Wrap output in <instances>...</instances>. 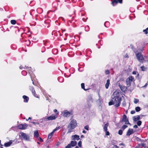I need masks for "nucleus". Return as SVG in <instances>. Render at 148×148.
Here are the masks:
<instances>
[{
	"instance_id": "nucleus-1",
	"label": "nucleus",
	"mask_w": 148,
	"mask_h": 148,
	"mask_svg": "<svg viewBox=\"0 0 148 148\" xmlns=\"http://www.w3.org/2000/svg\"><path fill=\"white\" fill-rule=\"evenodd\" d=\"M119 93L118 92H114L112 97H113V100L114 105L116 107L120 106L121 98L119 96Z\"/></svg>"
},
{
	"instance_id": "nucleus-2",
	"label": "nucleus",
	"mask_w": 148,
	"mask_h": 148,
	"mask_svg": "<svg viewBox=\"0 0 148 148\" xmlns=\"http://www.w3.org/2000/svg\"><path fill=\"white\" fill-rule=\"evenodd\" d=\"M77 125L76 121L74 119L72 120L70 122L69 125L68 126V128L69 129V130L68 133H70L71 131V130H72L76 127Z\"/></svg>"
},
{
	"instance_id": "nucleus-3",
	"label": "nucleus",
	"mask_w": 148,
	"mask_h": 148,
	"mask_svg": "<svg viewBox=\"0 0 148 148\" xmlns=\"http://www.w3.org/2000/svg\"><path fill=\"white\" fill-rule=\"evenodd\" d=\"M134 81V77L130 76L128 77L127 79L126 82V85L127 87H130L131 85V84Z\"/></svg>"
},
{
	"instance_id": "nucleus-4",
	"label": "nucleus",
	"mask_w": 148,
	"mask_h": 148,
	"mask_svg": "<svg viewBox=\"0 0 148 148\" xmlns=\"http://www.w3.org/2000/svg\"><path fill=\"white\" fill-rule=\"evenodd\" d=\"M20 137L21 139L24 140H25L30 141L29 136V135L23 132L20 133Z\"/></svg>"
},
{
	"instance_id": "nucleus-5",
	"label": "nucleus",
	"mask_w": 148,
	"mask_h": 148,
	"mask_svg": "<svg viewBox=\"0 0 148 148\" xmlns=\"http://www.w3.org/2000/svg\"><path fill=\"white\" fill-rule=\"evenodd\" d=\"M137 59L140 61L142 62L144 60V58L140 53H136Z\"/></svg>"
},
{
	"instance_id": "nucleus-6",
	"label": "nucleus",
	"mask_w": 148,
	"mask_h": 148,
	"mask_svg": "<svg viewBox=\"0 0 148 148\" xmlns=\"http://www.w3.org/2000/svg\"><path fill=\"white\" fill-rule=\"evenodd\" d=\"M58 117V115H51L50 116L46 118V119L49 121L53 120L55 119Z\"/></svg>"
},
{
	"instance_id": "nucleus-7",
	"label": "nucleus",
	"mask_w": 148,
	"mask_h": 148,
	"mask_svg": "<svg viewBox=\"0 0 148 148\" xmlns=\"http://www.w3.org/2000/svg\"><path fill=\"white\" fill-rule=\"evenodd\" d=\"M27 126V125L25 123L24 124H21L18 126V127L19 129L24 130L26 128Z\"/></svg>"
},
{
	"instance_id": "nucleus-8",
	"label": "nucleus",
	"mask_w": 148,
	"mask_h": 148,
	"mask_svg": "<svg viewBox=\"0 0 148 148\" xmlns=\"http://www.w3.org/2000/svg\"><path fill=\"white\" fill-rule=\"evenodd\" d=\"M60 128V127H59L56 128L55 129H54L53 131L49 134L48 137V138L51 139L52 137V136H53V134L54 132H55L56 130H59Z\"/></svg>"
},
{
	"instance_id": "nucleus-9",
	"label": "nucleus",
	"mask_w": 148,
	"mask_h": 148,
	"mask_svg": "<svg viewBox=\"0 0 148 148\" xmlns=\"http://www.w3.org/2000/svg\"><path fill=\"white\" fill-rule=\"evenodd\" d=\"M62 113L63 114V116L65 117L70 116L71 114L70 112L67 110H64Z\"/></svg>"
},
{
	"instance_id": "nucleus-10",
	"label": "nucleus",
	"mask_w": 148,
	"mask_h": 148,
	"mask_svg": "<svg viewBox=\"0 0 148 148\" xmlns=\"http://www.w3.org/2000/svg\"><path fill=\"white\" fill-rule=\"evenodd\" d=\"M119 86L121 90L123 91H125L127 90V87L123 85H121L120 83H119Z\"/></svg>"
},
{
	"instance_id": "nucleus-11",
	"label": "nucleus",
	"mask_w": 148,
	"mask_h": 148,
	"mask_svg": "<svg viewBox=\"0 0 148 148\" xmlns=\"http://www.w3.org/2000/svg\"><path fill=\"white\" fill-rule=\"evenodd\" d=\"M134 133L133 130L132 129L130 128L128 129L126 135L129 136Z\"/></svg>"
},
{
	"instance_id": "nucleus-12",
	"label": "nucleus",
	"mask_w": 148,
	"mask_h": 148,
	"mask_svg": "<svg viewBox=\"0 0 148 148\" xmlns=\"http://www.w3.org/2000/svg\"><path fill=\"white\" fill-rule=\"evenodd\" d=\"M72 140H78L79 139V136L77 135H75L72 136Z\"/></svg>"
},
{
	"instance_id": "nucleus-13",
	"label": "nucleus",
	"mask_w": 148,
	"mask_h": 148,
	"mask_svg": "<svg viewBox=\"0 0 148 148\" xmlns=\"http://www.w3.org/2000/svg\"><path fill=\"white\" fill-rule=\"evenodd\" d=\"M12 143V140H10L9 142L5 143L4 144V146L6 147H7L10 146Z\"/></svg>"
},
{
	"instance_id": "nucleus-14",
	"label": "nucleus",
	"mask_w": 148,
	"mask_h": 148,
	"mask_svg": "<svg viewBox=\"0 0 148 148\" xmlns=\"http://www.w3.org/2000/svg\"><path fill=\"white\" fill-rule=\"evenodd\" d=\"M133 119L134 121H136L140 119V116L137 115L136 116H134L133 117Z\"/></svg>"
},
{
	"instance_id": "nucleus-15",
	"label": "nucleus",
	"mask_w": 148,
	"mask_h": 148,
	"mask_svg": "<svg viewBox=\"0 0 148 148\" xmlns=\"http://www.w3.org/2000/svg\"><path fill=\"white\" fill-rule=\"evenodd\" d=\"M23 99H24V102H27L29 98L28 97L25 95H23Z\"/></svg>"
},
{
	"instance_id": "nucleus-16",
	"label": "nucleus",
	"mask_w": 148,
	"mask_h": 148,
	"mask_svg": "<svg viewBox=\"0 0 148 148\" xmlns=\"http://www.w3.org/2000/svg\"><path fill=\"white\" fill-rule=\"evenodd\" d=\"M110 80L109 79H108L107 80L106 83L105 84V87L106 89H108V88L110 84Z\"/></svg>"
},
{
	"instance_id": "nucleus-17",
	"label": "nucleus",
	"mask_w": 148,
	"mask_h": 148,
	"mask_svg": "<svg viewBox=\"0 0 148 148\" xmlns=\"http://www.w3.org/2000/svg\"><path fill=\"white\" fill-rule=\"evenodd\" d=\"M70 143L72 147H74L76 145L77 142L75 141H71Z\"/></svg>"
},
{
	"instance_id": "nucleus-18",
	"label": "nucleus",
	"mask_w": 148,
	"mask_h": 148,
	"mask_svg": "<svg viewBox=\"0 0 148 148\" xmlns=\"http://www.w3.org/2000/svg\"><path fill=\"white\" fill-rule=\"evenodd\" d=\"M118 3V1L117 0H114L113 1H112L111 3L113 6H114L116 5Z\"/></svg>"
},
{
	"instance_id": "nucleus-19",
	"label": "nucleus",
	"mask_w": 148,
	"mask_h": 148,
	"mask_svg": "<svg viewBox=\"0 0 148 148\" xmlns=\"http://www.w3.org/2000/svg\"><path fill=\"white\" fill-rule=\"evenodd\" d=\"M127 116H126L124 114L123 117V118L122 119V120L121 121L122 122H124L125 121L127 120Z\"/></svg>"
},
{
	"instance_id": "nucleus-20",
	"label": "nucleus",
	"mask_w": 148,
	"mask_h": 148,
	"mask_svg": "<svg viewBox=\"0 0 148 148\" xmlns=\"http://www.w3.org/2000/svg\"><path fill=\"white\" fill-rule=\"evenodd\" d=\"M39 136V134L38 131H35L34 132V136L36 137H38Z\"/></svg>"
},
{
	"instance_id": "nucleus-21",
	"label": "nucleus",
	"mask_w": 148,
	"mask_h": 148,
	"mask_svg": "<svg viewBox=\"0 0 148 148\" xmlns=\"http://www.w3.org/2000/svg\"><path fill=\"white\" fill-rule=\"evenodd\" d=\"M108 125V123H107L106 124L104 127V130L105 131H106L107 130V127Z\"/></svg>"
},
{
	"instance_id": "nucleus-22",
	"label": "nucleus",
	"mask_w": 148,
	"mask_h": 148,
	"mask_svg": "<svg viewBox=\"0 0 148 148\" xmlns=\"http://www.w3.org/2000/svg\"><path fill=\"white\" fill-rule=\"evenodd\" d=\"M81 87H82V88L84 90H87L88 89H86L85 88L84 84V83H82L81 84Z\"/></svg>"
},
{
	"instance_id": "nucleus-23",
	"label": "nucleus",
	"mask_w": 148,
	"mask_h": 148,
	"mask_svg": "<svg viewBox=\"0 0 148 148\" xmlns=\"http://www.w3.org/2000/svg\"><path fill=\"white\" fill-rule=\"evenodd\" d=\"M140 68L141 69V70L143 71H145L147 69V68L145 67L144 66H141L140 67Z\"/></svg>"
},
{
	"instance_id": "nucleus-24",
	"label": "nucleus",
	"mask_w": 148,
	"mask_h": 148,
	"mask_svg": "<svg viewBox=\"0 0 148 148\" xmlns=\"http://www.w3.org/2000/svg\"><path fill=\"white\" fill-rule=\"evenodd\" d=\"M135 109L136 112H139L140 110V109L139 107H136Z\"/></svg>"
},
{
	"instance_id": "nucleus-25",
	"label": "nucleus",
	"mask_w": 148,
	"mask_h": 148,
	"mask_svg": "<svg viewBox=\"0 0 148 148\" xmlns=\"http://www.w3.org/2000/svg\"><path fill=\"white\" fill-rule=\"evenodd\" d=\"M147 30H148V27L146 29L143 30V32H144L146 34H148Z\"/></svg>"
},
{
	"instance_id": "nucleus-26",
	"label": "nucleus",
	"mask_w": 148,
	"mask_h": 148,
	"mask_svg": "<svg viewBox=\"0 0 148 148\" xmlns=\"http://www.w3.org/2000/svg\"><path fill=\"white\" fill-rule=\"evenodd\" d=\"M16 21L15 20H12L11 21V23L13 25H14L16 23Z\"/></svg>"
},
{
	"instance_id": "nucleus-27",
	"label": "nucleus",
	"mask_w": 148,
	"mask_h": 148,
	"mask_svg": "<svg viewBox=\"0 0 148 148\" xmlns=\"http://www.w3.org/2000/svg\"><path fill=\"white\" fill-rule=\"evenodd\" d=\"M114 101H113V99L109 102V105L110 106L112 105H114Z\"/></svg>"
},
{
	"instance_id": "nucleus-28",
	"label": "nucleus",
	"mask_w": 148,
	"mask_h": 148,
	"mask_svg": "<svg viewBox=\"0 0 148 148\" xmlns=\"http://www.w3.org/2000/svg\"><path fill=\"white\" fill-rule=\"evenodd\" d=\"M139 100L137 99H134V102L136 104L139 102Z\"/></svg>"
},
{
	"instance_id": "nucleus-29",
	"label": "nucleus",
	"mask_w": 148,
	"mask_h": 148,
	"mask_svg": "<svg viewBox=\"0 0 148 148\" xmlns=\"http://www.w3.org/2000/svg\"><path fill=\"white\" fill-rule=\"evenodd\" d=\"M142 122L140 121H138L137 122V124L138 126H140Z\"/></svg>"
},
{
	"instance_id": "nucleus-30",
	"label": "nucleus",
	"mask_w": 148,
	"mask_h": 148,
	"mask_svg": "<svg viewBox=\"0 0 148 148\" xmlns=\"http://www.w3.org/2000/svg\"><path fill=\"white\" fill-rule=\"evenodd\" d=\"M71 146V143L69 144L67 146L65 147V148H70Z\"/></svg>"
},
{
	"instance_id": "nucleus-31",
	"label": "nucleus",
	"mask_w": 148,
	"mask_h": 148,
	"mask_svg": "<svg viewBox=\"0 0 148 148\" xmlns=\"http://www.w3.org/2000/svg\"><path fill=\"white\" fill-rule=\"evenodd\" d=\"M123 131L121 130H119V131L118 134L120 135H121L122 134Z\"/></svg>"
},
{
	"instance_id": "nucleus-32",
	"label": "nucleus",
	"mask_w": 148,
	"mask_h": 148,
	"mask_svg": "<svg viewBox=\"0 0 148 148\" xmlns=\"http://www.w3.org/2000/svg\"><path fill=\"white\" fill-rule=\"evenodd\" d=\"M124 122H125V123L126 124H130V123H129L128 120V119L125 121H124Z\"/></svg>"
},
{
	"instance_id": "nucleus-33",
	"label": "nucleus",
	"mask_w": 148,
	"mask_h": 148,
	"mask_svg": "<svg viewBox=\"0 0 148 148\" xmlns=\"http://www.w3.org/2000/svg\"><path fill=\"white\" fill-rule=\"evenodd\" d=\"M127 127V126L126 125H124L122 127V128L123 129V130H124Z\"/></svg>"
},
{
	"instance_id": "nucleus-34",
	"label": "nucleus",
	"mask_w": 148,
	"mask_h": 148,
	"mask_svg": "<svg viewBox=\"0 0 148 148\" xmlns=\"http://www.w3.org/2000/svg\"><path fill=\"white\" fill-rule=\"evenodd\" d=\"M105 73L106 75L110 73V72L109 70H106L105 71Z\"/></svg>"
},
{
	"instance_id": "nucleus-35",
	"label": "nucleus",
	"mask_w": 148,
	"mask_h": 148,
	"mask_svg": "<svg viewBox=\"0 0 148 148\" xmlns=\"http://www.w3.org/2000/svg\"><path fill=\"white\" fill-rule=\"evenodd\" d=\"M54 112H56V115H58V114H59V112H58L57 111V109H55L54 110Z\"/></svg>"
},
{
	"instance_id": "nucleus-36",
	"label": "nucleus",
	"mask_w": 148,
	"mask_h": 148,
	"mask_svg": "<svg viewBox=\"0 0 148 148\" xmlns=\"http://www.w3.org/2000/svg\"><path fill=\"white\" fill-rule=\"evenodd\" d=\"M78 145L79 147H81V145H82L81 141H79V142L78 143Z\"/></svg>"
},
{
	"instance_id": "nucleus-37",
	"label": "nucleus",
	"mask_w": 148,
	"mask_h": 148,
	"mask_svg": "<svg viewBox=\"0 0 148 148\" xmlns=\"http://www.w3.org/2000/svg\"><path fill=\"white\" fill-rule=\"evenodd\" d=\"M141 146L142 147H146V144L145 143H142Z\"/></svg>"
},
{
	"instance_id": "nucleus-38",
	"label": "nucleus",
	"mask_w": 148,
	"mask_h": 148,
	"mask_svg": "<svg viewBox=\"0 0 148 148\" xmlns=\"http://www.w3.org/2000/svg\"><path fill=\"white\" fill-rule=\"evenodd\" d=\"M89 128V126L88 125H86V126H85L84 127V128H85V129H86L87 130H89V129H88Z\"/></svg>"
},
{
	"instance_id": "nucleus-39",
	"label": "nucleus",
	"mask_w": 148,
	"mask_h": 148,
	"mask_svg": "<svg viewBox=\"0 0 148 148\" xmlns=\"http://www.w3.org/2000/svg\"><path fill=\"white\" fill-rule=\"evenodd\" d=\"M33 95L36 97L38 98V95L36 94V92L34 93H33Z\"/></svg>"
},
{
	"instance_id": "nucleus-40",
	"label": "nucleus",
	"mask_w": 148,
	"mask_h": 148,
	"mask_svg": "<svg viewBox=\"0 0 148 148\" xmlns=\"http://www.w3.org/2000/svg\"><path fill=\"white\" fill-rule=\"evenodd\" d=\"M38 140L41 142H42L43 141V140L40 137H39L38 138Z\"/></svg>"
},
{
	"instance_id": "nucleus-41",
	"label": "nucleus",
	"mask_w": 148,
	"mask_h": 148,
	"mask_svg": "<svg viewBox=\"0 0 148 148\" xmlns=\"http://www.w3.org/2000/svg\"><path fill=\"white\" fill-rule=\"evenodd\" d=\"M122 105H123V106L125 107L126 106V104L125 102V101H124L122 103Z\"/></svg>"
},
{
	"instance_id": "nucleus-42",
	"label": "nucleus",
	"mask_w": 148,
	"mask_h": 148,
	"mask_svg": "<svg viewBox=\"0 0 148 148\" xmlns=\"http://www.w3.org/2000/svg\"><path fill=\"white\" fill-rule=\"evenodd\" d=\"M118 1V2L120 3H122V0H117Z\"/></svg>"
},
{
	"instance_id": "nucleus-43",
	"label": "nucleus",
	"mask_w": 148,
	"mask_h": 148,
	"mask_svg": "<svg viewBox=\"0 0 148 148\" xmlns=\"http://www.w3.org/2000/svg\"><path fill=\"white\" fill-rule=\"evenodd\" d=\"M135 111H134V110H132V111H131V113L132 114H134L135 113Z\"/></svg>"
},
{
	"instance_id": "nucleus-44",
	"label": "nucleus",
	"mask_w": 148,
	"mask_h": 148,
	"mask_svg": "<svg viewBox=\"0 0 148 148\" xmlns=\"http://www.w3.org/2000/svg\"><path fill=\"white\" fill-rule=\"evenodd\" d=\"M106 133V135H109L110 134L109 133L108 131H105Z\"/></svg>"
},
{
	"instance_id": "nucleus-45",
	"label": "nucleus",
	"mask_w": 148,
	"mask_h": 148,
	"mask_svg": "<svg viewBox=\"0 0 148 148\" xmlns=\"http://www.w3.org/2000/svg\"><path fill=\"white\" fill-rule=\"evenodd\" d=\"M19 68L20 69H22V70L23 69H24V68L22 66H21L19 67Z\"/></svg>"
},
{
	"instance_id": "nucleus-46",
	"label": "nucleus",
	"mask_w": 148,
	"mask_h": 148,
	"mask_svg": "<svg viewBox=\"0 0 148 148\" xmlns=\"http://www.w3.org/2000/svg\"><path fill=\"white\" fill-rule=\"evenodd\" d=\"M136 73H137V72H136V71H133L132 73L133 74H134V75L136 74Z\"/></svg>"
},
{
	"instance_id": "nucleus-47",
	"label": "nucleus",
	"mask_w": 148,
	"mask_h": 148,
	"mask_svg": "<svg viewBox=\"0 0 148 148\" xmlns=\"http://www.w3.org/2000/svg\"><path fill=\"white\" fill-rule=\"evenodd\" d=\"M134 127L135 128H138V126L136 125H135L134 126Z\"/></svg>"
},
{
	"instance_id": "nucleus-48",
	"label": "nucleus",
	"mask_w": 148,
	"mask_h": 148,
	"mask_svg": "<svg viewBox=\"0 0 148 148\" xmlns=\"http://www.w3.org/2000/svg\"><path fill=\"white\" fill-rule=\"evenodd\" d=\"M32 93H34L35 92V90H34V89L32 90Z\"/></svg>"
},
{
	"instance_id": "nucleus-49",
	"label": "nucleus",
	"mask_w": 148,
	"mask_h": 148,
	"mask_svg": "<svg viewBox=\"0 0 148 148\" xmlns=\"http://www.w3.org/2000/svg\"><path fill=\"white\" fill-rule=\"evenodd\" d=\"M28 42H29V43H27L26 44L27 45H29L30 44V41L29 40H28Z\"/></svg>"
},
{
	"instance_id": "nucleus-50",
	"label": "nucleus",
	"mask_w": 148,
	"mask_h": 148,
	"mask_svg": "<svg viewBox=\"0 0 148 148\" xmlns=\"http://www.w3.org/2000/svg\"><path fill=\"white\" fill-rule=\"evenodd\" d=\"M30 89L31 90H32L34 89V88L32 87H30Z\"/></svg>"
},
{
	"instance_id": "nucleus-51",
	"label": "nucleus",
	"mask_w": 148,
	"mask_h": 148,
	"mask_svg": "<svg viewBox=\"0 0 148 148\" xmlns=\"http://www.w3.org/2000/svg\"><path fill=\"white\" fill-rule=\"evenodd\" d=\"M86 132L85 130H83V133H86Z\"/></svg>"
},
{
	"instance_id": "nucleus-52",
	"label": "nucleus",
	"mask_w": 148,
	"mask_h": 148,
	"mask_svg": "<svg viewBox=\"0 0 148 148\" xmlns=\"http://www.w3.org/2000/svg\"><path fill=\"white\" fill-rule=\"evenodd\" d=\"M31 118L30 117H29L27 119H26L27 121H28L29 119H31Z\"/></svg>"
},
{
	"instance_id": "nucleus-53",
	"label": "nucleus",
	"mask_w": 148,
	"mask_h": 148,
	"mask_svg": "<svg viewBox=\"0 0 148 148\" xmlns=\"http://www.w3.org/2000/svg\"><path fill=\"white\" fill-rule=\"evenodd\" d=\"M125 57L126 58H128V56L126 54L125 55Z\"/></svg>"
},
{
	"instance_id": "nucleus-54",
	"label": "nucleus",
	"mask_w": 148,
	"mask_h": 148,
	"mask_svg": "<svg viewBox=\"0 0 148 148\" xmlns=\"http://www.w3.org/2000/svg\"><path fill=\"white\" fill-rule=\"evenodd\" d=\"M147 83H146L145 84V85L143 86V87H146V86H147Z\"/></svg>"
},
{
	"instance_id": "nucleus-55",
	"label": "nucleus",
	"mask_w": 148,
	"mask_h": 148,
	"mask_svg": "<svg viewBox=\"0 0 148 148\" xmlns=\"http://www.w3.org/2000/svg\"><path fill=\"white\" fill-rule=\"evenodd\" d=\"M32 123H33V124H34V125H36V123L35 122H32Z\"/></svg>"
},
{
	"instance_id": "nucleus-56",
	"label": "nucleus",
	"mask_w": 148,
	"mask_h": 148,
	"mask_svg": "<svg viewBox=\"0 0 148 148\" xmlns=\"http://www.w3.org/2000/svg\"><path fill=\"white\" fill-rule=\"evenodd\" d=\"M81 138H83L84 137V136L83 135H82L81 136Z\"/></svg>"
},
{
	"instance_id": "nucleus-57",
	"label": "nucleus",
	"mask_w": 148,
	"mask_h": 148,
	"mask_svg": "<svg viewBox=\"0 0 148 148\" xmlns=\"http://www.w3.org/2000/svg\"><path fill=\"white\" fill-rule=\"evenodd\" d=\"M130 46H131V48H133V45H130Z\"/></svg>"
},
{
	"instance_id": "nucleus-58",
	"label": "nucleus",
	"mask_w": 148,
	"mask_h": 148,
	"mask_svg": "<svg viewBox=\"0 0 148 148\" xmlns=\"http://www.w3.org/2000/svg\"><path fill=\"white\" fill-rule=\"evenodd\" d=\"M116 147V146H115V147L112 148H117Z\"/></svg>"
},
{
	"instance_id": "nucleus-59",
	"label": "nucleus",
	"mask_w": 148,
	"mask_h": 148,
	"mask_svg": "<svg viewBox=\"0 0 148 148\" xmlns=\"http://www.w3.org/2000/svg\"><path fill=\"white\" fill-rule=\"evenodd\" d=\"M75 148H79L78 146H76Z\"/></svg>"
},
{
	"instance_id": "nucleus-60",
	"label": "nucleus",
	"mask_w": 148,
	"mask_h": 148,
	"mask_svg": "<svg viewBox=\"0 0 148 148\" xmlns=\"http://www.w3.org/2000/svg\"><path fill=\"white\" fill-rule=\"evenodd\" d=\"M65 31V29H64V30H62V32H63L64 31Z\"/></svg>"
},
{
	"instance_id": "nucleus-61",
	"label": "nucleus",
	"mask_w": 148,
	"mask_h": 148,
	"mask_svg": "<svg viewBox=\"0 0 148 148\" xmlns=\"http://www.w3.org/2000/svg\"><path fill=\"white\" fill-rule=\"evenodd\" d=\"M37 143H38V144H40V143H39V142H38Z\"/></svg>"
},
{
	"instance_id": "nucleus-62",
	"label": "nucleus",
	"mask_w": 148,
	"mask_h": 148,
	"mask_svg": "<svg viewBox=\"0 0 148 148\" xmlns=\"http://www.w3.org/2000/svg\"><path fill=\"white\" fill-rule=\"evenodd\" d=\"M0 143V145L1 146H2V145L1 144V143Z\"/></svg>"
},
{
	"instance_id": "nucleus-63",
	"label": "nucleus",
	"mask_w": 148,
	"mask_h": 148,
	"mask_svg": "<svg viewBox=\"0 0 148 148\" xmlns=\"http://www.w3.org/2000/svg\"><path fill=\"white\" fill-rule=\"evenodd\" d=\"M65 35L66 36H67L68 35V34H65Z\"/></svg>"
},
{
	"instance_id": "nucleus-64",
	"label": "nucleus",
	"mask_w": 148,
	"mask_h": 148,
	"mask_svg": "<svg viewBox=\"0 0 148 148\" xmlns=\"http://www.w3.org/2000/svg\"><path fill=\"white\" fill-rule=\"evenodd\" d=\"M123 145V144H122V143H121V144L120 145Z\"/></svg>"
}]
</instances>
